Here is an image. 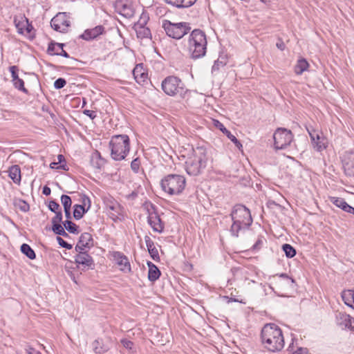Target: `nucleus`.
I'll return each instance as SVG.
<instances>
[{
  "label": "nucleus",
  "mask_w": 354,
  "mask_h": 354,
  "mask_svg": "<svg viewBox=\"0 0 354 354\" xmlns=\"http://www.w3.org/2000/svg\"><path fill=\"white\" fill-rule=\"evenodd\" d=\"M64 227L70 233L77 234L80 232L79 226L71 220H66L62 222Z\"/></svg>",
  "instance_id": "nucleus-38"
},
{
  "label": "nucleus",
  "mask_w": 354,
  "mask_h": 354,
  "mask_svg": "<svg viewBox=\"0 0 354 354\" xmlns=\"http://www.w3.org/2000/svg\"><path fill=\"white\" fill-rule=\"evenodd\" d=\"M291 354H308V351L306 348L299 347Z\"/></svg>",
  "instance_id": "nucleus-58"
},
{
  "label": "nucleus",
  "mask_w": 354,
  "mask_h": 354,
  "mask_svg": "<svg viewBox=\"0 0 354 354\" xmlns=\"http://www.w3.org/2000/svg\"><path fill=\"white\" fill-rule=\"evenodd\" d=\"M104 27L102 25L95 26L93 28L86 29L80 37L84 40L88 41L97 38L104 32Z\"/></svg>",
  "instance_id": "nucleus-17"
},
{
  "label": "nucleus",
  "mask_w": 354,
  "mask_h": 354,
  "mask_svg": "<svg viewBox=\"0 0 354 354\" xmlns=\"http://www.w3.org/2000/svg\"><path fill=\"white\" fill-rule=\"evenodd\" d=\"M61 203L64 207V209H71L72 201L71 198L69 196L65 194L62 195Z\"/></svg>",
  "instance_id": "nucleus-44"
},
{
  "label": "nucleus",
  "mask_w": 354,
  "mask_h": 354,
  "mask_svg": "<svg viewBox=\"0 0 354 354\" xmlns=\"http://www.w3.org/2000/svg\"><path fill=\"white\" fill-rule=\"evenodd\" d=\"M113 257L118 266H121L120 270L123 272H130L131 266L127 257L120 252H114Z\"/></svg>",
  "instance_id": "nucleus-18"
},
{
  "label": "nucleus",
  "mask_w": 354,
  "mask_h": 354,
  "mask_svg": "<svg viewBox=\"0 0 354 354\" xmlns=\"http://www.w3.org/2000/svg\"><path fill=\"white\" fill-rule=\"evenodd\" d=\"M140 166V160L139 158H136L133 159L131 162V169L136 174L138 173Z\"/></svg>",
  "instance_id": "nucleus-47"
},
{
  "label": "nucleus",
  "mask_w": 354,
  "mask_h": 354,
  "mask_svg": "<svg viewBox=\"0 0 354 354\" xmlns=\"http://www.w3.org/2000/svg\"><path fill=\"white\" fill-rule=\"evenodd\" d=\"M48 207L53 212H55L61 209L60 205L55 200H52L49 202Z\"/></svg>",
  "instance_id": "nucleus-52"
},
{
  "label": "nucleus",
  "mask_w": 354,
  "mask_h": 354,
  "mask_svg": "<svg viewBox=\"0 0 354 354\" xmlns=\"http://www.w3.org/2000/svg\"><path fill=\"white\" fill-rule=\"evenodd\" d=\"M8 176L13 180L16 184L19 185L21 180V169L19 165H12L8 171Z\"/></svg>",
  "instance_id": "nucleus-28"
},
{
  "label": "nucleus",
  "mask_w": 354,
  "mask_h": 354,
  "mask_svg": "<svg viewBox=\"0 0 354 354\" xmlns=\"http://www.w3.org/2000/svg\"><path fill=\"white\" fill-rule=\"evenodd\" d=\"M65 216L66 218V220H71V209H64Z\"/></svg>",
  "instance_id": "nucleus-64"
},
{
  "label": "nucleus",
  "mask_w": 354,
  "mask_h": 354,
  "mask_svg": "<svg viewBox=\"0 0 354 354\" xmlns=\"http://www.w3.org/2000/svg\"><path fill=\"white\" fill-rule=\"evenodd\" d=\"M193 158L203 163L206 167L207 160L206 149L203 147H196L195 149L193 148Z\"/></svg>",
  "instance_id": "nucleus-22"
},
{
  "label": "nucleus",
  "mask_w": 354,
  "mask_h": 354,
  "mask_svg": "<svg viewBox=\"0 0 354 354\" xmlns=\"http://www.w3.org/2000/svg\"><path fill=\"white\" fill-rule=\"evenodd\" d=\"M186 185L183 176L169 174L161 180L160 185L162 190L170 195H178L183 192Z\"/></svg>",
  "instance_id": "nucleus-6"
},
{
  "label": "nucleus",
  "mask_w": 354,
  "mask_h": 354,
  "mask_svg": "<svg viewBox=\"0 0 354 354\" xmlns=\"http://www.w3.org/2000/svg\"><path fill=\"white\" fill-rule=\"evenodd\" d=\"M104 203L106 208L112 212H114L117 214H121L122 211V207L121 205L113 198H106L104 200Z\"/></svg>",
  "instance_id": "nucleus-31"
},
{
  "label": "nucleus",
  "mask_w": 354,
  "mask_h": 354,
  "mask_svg": "<svg viewBox=\"0 0 354 354\" xmlns=\"http://www.w3.org/2000/svg\"><path fill=\"white\" fill-rule=\"evenodd\" d=\"M33 27L31 24H29V21H28V24H26L24 31L26 30L27 33H30Z\"/></svg>",
  "instance_id": "nucleus-63"
},
{
  "label": "nucleus",
  "mask_w": 354,
  "mask_h": 354,
  "mask_svg": "<svg viewBox=\"0 0 354 354\" xmlns=\"http://www.w3.org/2000/svg\"><path fill=\"white\" fill-rule=\"evenodd\" d=\"M227 63V60L226 57H218V59L214 62L212 67V72L214 73L218 71L220 68L224 67Z\"/></svg>",
  "instance_id": "nucleus-40"
},
{
  "label": "nucleus",
  "mask_w": 354,
  "mask_h": 354,
  "mask_svg": "<svg viewBox=\"0 0 354 354\" xmlns=\"http://www.w3.org/2000/svg\"><path fill=\"white\" fill-rule=\"evenodd\" d=\"M14 205L23 212H27L30 209L29 204L26 201L20 198L15 199Z\"/></svg>",
  "instance_id": "nucleus-39"
},
{
  "label": "nucleus",
  "mask_w": 354,
  "mask_h": 354,
  "mask_svg": "<svg viewBox=\"0 0 354 354\" xmlns=\"http://www.w3.org/2000/svg\"><path fill=\"white\" fill-rule=\"evenodd\" d=\"M279 278L282 279L284 281V283L289 286H292V284L295 283V280L290 277L287 274L282 273L279 274Z\"/></svg>",
  "instance_id": "nucleus-49"
},
{
  "label": "nucleus",
  "mask_w": 354,
  "mask_h": 354,
  "mask_svg": "<svg viewBox=\"0 0 354 354\" xmlns=\"http://www.w3.org/2000/svg\"><path fill=\"white\" fill-rule=\"evenodd\" d=\"M277 47L281 50H283L285 48V44L281 39L276 44Z\"/></svg>",
  "instance_id": "nucleus-61"
},
{
  "label": "nucleus",
  "mask_w": 354,
  "mask_h": 354,
  "mask_svg": "<svg viewBox=\"0 0 354 354\" xmlns=\"http://www.w3.org/2000/svg\"><path fill=\"white\" fill-rule=\"evenodd\" d=\"M307 131L310 137L311 142H315V139H318V140L319 139V135L320 134V133L318 131H317L313 128H307Z\"/></svg>",
  "instance_id": "nucleus-50"
},
{
  "label": "nucleus",
  "mask_w": 354,
  "mask_h": 354,
  "mask_svg": "<svg viewBox=\"0 0 354 354\" xmlns=\"http://www.w3.org/2000/svg\"><path fill=\"white\" fill-rule=\"evenodd\" d=\"M121 214H122V213H121V214H117V213H115V212H110V213H109V216H110V218H112L114 221H117V219L118 218V216H119V215H121Z\"/></svg>",
  "instance_id": "nucleus-62"
},
{
  "label": "nucleus",
  "mask_w": 354,
  "mask_h": 354,
  "mask_svg": "<svg viewBox=\"0 0 354 354\" xmlns=\"http://www.w3.org/2000/svg\"><path fill=\"white\" fill-rule=\"evenodd\" d=\"M75 262L78 266H82L86 269H93L95 266L93 259L87 251L77 252V254L75 256Z\"/></svg>",
  "instance_id": "nucleus-12"
},
{
  "label": "nucleus",
  "mask_w": 354,
  "mask_h": 354,
  "mask_svg": "<svg viewBox=\"0 0 354 354\" xmlns=\"http://www.w3.org/2000/svg\"><path fill=\"white\" fill-rule=\"evenodd\" d=\"M111 157L115 161L124 160L130 151V139L126 134L114 135L109 141Z\"/></svg>",
  "instance_id": "nucleus-4"
},
{
  "label": "nucleus",
  "mask_w": 354,
  "mask_h": 354,
  "mask_svg": "<svg viewBox=\"0 0 354 354\" xmlns=\"http://www.w3.org/2000/svg\"><path fill=\"white\" fill-rule=\"evenodd\" d=\"M56 239L59 245L62 248H64L68 250H71L73 248V245L66 242V241H64L62 237L57 236Z\"/></svg>",
  "instance_id": "nucleus-53"
},
{
  "label": "nucleus",
  "mask_w": 354,
  "mask_h": 354,
  "mask_svg": "<svg viewBox=\"0 0 354 354\" xmlns=\"http://www.w3.org/2000/svg\"><path fill=\"white\" fill-rule=\"evenodd\" d=\"M51 189L47 185L43 187L42 194L45 196H49L50 194Z\"/></svg>",
  "instance_id": "nucleus-60"
},
{
  "label": "nucleus",
  "mask_w": 354,
  "mask_h": 354,
  "mask_svg": "<svg viewBox=\"0 0 354 354\" xmlns=\"http://www.w3.org/2000/svg\"><path fill=\"white\" fill-rule=\"evenodd\" d=\"M261 341L268 351L276 353L284 347V337L281 329L275 324H266L261 331Z\"/></svg>",
  "instance_id": "nucleus-1"
},
{
  "label": "nucleus",
  "mask_w": 354,
  "mask_h": 354,
  "mask_svg": "<svg viewBox=\"0 0 354 354\" xmlns=\"http://www.w3.org/2000/svg\"><path fill=\"white\" fill-rule=\"evenodd\" d=\"M214 126L218 128L221 131H222L234 145L235 146L239 149H241L243 147L242 144L241 142L234 136L231 133L230 131H228L225 126L219 122L218 120H214Z\"/></svg>",
  "instance_id": "nucleus-20"
},
{
  "label": "nucleus",
  "mask_w": 354,
  "mask_h": 354,
  "mask_svg": "<svg viewBox=\"0 0 354 354\" xmlns=\"http://www.w3.org/2000/svg\"><path fill=\"white\" fill-rule=\"evenodd\" d=\"M342 162L345 174L354 176V152H346Z\"/></svg>",
  "instance_id": "nucleus-15"
},
{
  "label": "nucleus",
  "mask_w": 354,
  "mask_h": 354,
  "mask_svg": "<svg viewBox=\"0 0 354 354\" xmlns=\"http://www.w3.org/2000/svg\"><path fill=\"white\" fill-rule=\"evenodd\" d=\"M64 46V44L51 41L48 44L47 52L50 55L62 56L66 58H69L70 55L63 49Z\"/></svg>",
  "instance_id": "nucleus-16"
},
{
  "label": "nucleus",
  "mask_w": 354,
  "mask_h": 354,
  "mask_svg": "<svg viewBox=\"0 0 354 354\" xmlns=\"http://www.w3.org/2000/svg\"><path fill=\"white\" fill-rule=\"evenodd\" d=\"M93 350L96 354H103L109 351V347L101 339H97L92 343Z\"/></svg>",
  "instance_id": "nucleus-30"
},
{
  "label": "nucleus",
  "mask_w": 354,
  "mask_h": 354,
  "mask_svg": "<svg viewBox=\"0 0 354 354\" xmlns=\"http://www.w3.org/2000/svg\"><path fill=\"white\" fill-rule=\"evenodd\" d=\"M319 140L315 139V142H312L314 148L317 151H322V150L325 149L327 147V141L326 139L321 135V133L319 135Z\"/></svg>",
  "instance_id": "nucleus-36"
},
{
  "label": "nucleus",
  "mask_w": 354,
  "mask_h": 354,
  "mask_svg": "<svg viewBox=\"0 0 354 354\" xmlns=\"http://www.w3.org/2000/svg\"><path fill=\"white\" fill-rule=\"evenodd\" d=\"M20 250L22 254L26 255L28 259L33 260L36 258V254L33 249L27 243H23L21 245Z\"/></svg>",
  "instance_id": "nucleus-35"
},
{
  "label": "nucleus",
  "mask_w": 354,
  "mask_h": 354,
  "mask_svg": "<svg viewBox=\"0 0 354 354\" xmlns=\"http://www.w3.org/2000/svg\"><path fill=\"white\" fill-rule=\"evenodd\" d=\"M106 163V160L101 156L98 151H94L91 155V164L97 170H100Z\"/></svg>",
  "instance_id": "nucleus-23"
},
{
  "label": "nucleus",
  "mask_w": 354,
  "mask_h": 354,
  "mask_svg": "<svg viewBox=\"0 0 354 354\" xmlns=\"http://www.w3.org/2000/svg\"><path fill=\"white\" fill-rule=\"evenodd\" d=\"M121 343L125 348L129 349V350H131L133 345V343L131 341L126 339H122Z\"/></svg>",
  "instance_id": "nucleus-54"
},
{
  "label": "nucleus",
  "mask_w": 354,
  "mask_h": 354,
  "mask_svg": "<svg viewBox=\"0 0 354 354\" xmlns=\"http://www.w3.org/2000/svg\"><path fill=\"white\" fill-rule=\"evenodd\" d=\"M338 325L354 330V326H352V317L345 313H338L336 315Z\"/></svg>",
  "instance_id": "nucleus-21"
},
{
  "label": "nucleus",
  "mask_w": 354,
  "mask_h": 354,
  "mask_svg": "<svg viewBox=\"0 0 354 354\" xmlns=\"http://www.w3.org/2000/svg\"><path fill=\"white\" fill-rule=\"evenodd\" d=\"M12 83L15 88L26 94L28 93V90L24 86V82L22 79L19 78Z\"/></svg>",
  "instance_id": "nucleus-43"
},
{
  "label": "nucleus",
  "mask_w": 354,
  "mask_h": 354,
  "mask_svg": "<svg viewBox=\"0 0 354 354\" xmlns=\"http://www.w3.org/2000/svg\"><path fill=\"white\" fill-rule=\"evenodd\" d=\"M136 32L138 38L143 39L151 37V30L146 26L133 27Z\"/></svg>",
  "instance_id": "nucleus-33"
},
{
  "label": "nucleus",
  "mask_w": 354,
  "mask_h": 354,
  "mask_svg": "<svg viewBox=\"0 0 354 354\" xmlns=\"http://www.w3.org/2000/svg\"><path fill=\"white\" fill-rule=\"evenodd\" d=\"M145 241L146 245H147L148 252H149L151 257L154 261L160 260V257H159L158 251L156 249V248L155 247L153 241L147 235H146L145 236Z\"/></svg>",
  "instance_id": "nucleus-24"
},
{
  "label": "nucleus",
  "mask_w": 354,
  "mask_h": 354,
  "mask_svg": "<svg viewBox=\"0 0 354 354\" xmlns=\"http://www.w3.org/2000/svg\"><path fill=\"white\" fill-rule=\"evenodd\" d=\"M51 223H52V227H55L56 226L62 225L60 223H62V220L55 216L52 218Z\"/></svg>",
  "instance_id": "nucleus-56"
},
{
  "label": "nucleus",
  "mask_w": 354,
  "mask_h": 354,
  "mask_svg": "<svg viewBox=\"0 0 354 354\" xmlns=\"http://www.w3.org/2000/svg\"><path fill=\"white\" fill-rule=\"evenodd\" d=\"M161 88L169 96H180L185 98L189 92L181 79L175 75L166 77L161 83Z\"/></svg>",
  "instance_id": "nucleus-5"
},
{
  "label": "nucleus",
  "mask_w": 354,
  "mask_h": 354,
  "mask_svg": "<svg viewBox=\"0 0 354 354\" xmlns=\"http://www.w3.org/2000/svg\"><path fill=\"white\" fill-rule=\"evenodd\" d=\"M162 28L166 35L174 39H180L191 30L187 22L172 23L169 20H162Z\"/></svg>",
  "instance_id": "nucleus-7"
},
{
  "label": "nucleus",
  "mask_w": 354,
  "mask_h": 354,
  "mask_svg": "<svg viewBox=\"0 0 354 354\" xmlns=\"http://www.w3.org/2000/svg\"><path fill=\"white\" fill-rule=\"evenodd\" d=\"M341 297L344 303L348 307L354 309V290H344L341 292Z\"/></svg>",
  "instance_id": "nucleus-27"
},
{
  "label": "nucleus",
  "mask_w": 354,
  "mask_h": 354,
  "mask_svg": "<svg viewBox=\"0 0 354 354\" xmlns=\"http://www.w3.org/2000/svg\"><path fill=\"white\" fill-rule=\"evenodd\" d=\"M151 207L153 211L151 212L150 209H148L147 222L154 232L162 233L164 230L165 225L156 212V207L153 204L151 205Z\"/></svg>",
  "instance_id": "nucleus-10"
},
{
  "label": "nucleus",
  "mask_w": 354,
  "mask_h": 354,
  "mask_svg": "<svg viewBox=\"0 0 354 354\" xmlns=\"http://www.w3.org/2000/svg\"><path fill=\"white\" fill-rule=\"evenodd\" d=\"M14 22L18 30V32L19 34H24L26 24H28V19L25 16H21L19 19L15 17Z\"/></svg>",
  "instance_id": "nucleus-37"
},
{
  "label": "nucleus",
  "mask_w": 354,
  "mask_h": 354,
  "mask_svg": "<svg viewBox=\"0 0 354 354\" xmlns=\"http://www.w3.org/2000/svg\"><path fill=\"white\" fill-rule=\"evenodd\" d=\"M265 242H266L265 237L263 236H259L256 243L251 248V250L252 251L259 250Z\"/></svg>",
  "instance_id": "nucleus-42"
},
{
  "label": "nucleus",
  "mask_w": 354,
  "mask_h": 354,
  "mask_svg": "<svg viewBox=\"0 0 354 354\" xmlns=\"http://www.w3.org/2000/svg\"><path fill=\"white\" fill-rule=\"evenodd\" d=\"M207 38L205 32L194 29L189 36L187 48L190 57L196 59L204 57L207 52Z\"/></svg>",
  "instance_id": "nucleus-3"
},
{
  "label": "nucleus",
  "mask_w": 354,
  "mask_h": 354,
  "mask_svg": "<svg viewBox=\"0 0 354 354\" xmlns=\"http://www.w3.org/2000/svg\"><path fill=\"white\" fill-rule=\"evenodd\" d=\"M147 264L149 268L148 279L151 282H154L159 279L161 272L159 268L152 262L147 261Z\"/></svg>",
  "instance_id": "nucleus-26"
},
{
  "label": "nucleus",
  "mask_w": 354,
  "mask_h": 354,
  "mask_svg": "<svg viewBox=\"0 0 354 354\" xmlns=\"http://www.w3.org/2000/svg\"><path fill=\"white\" fill-rule=\"evenodd\" d=\"M53 232L59 236H62L64 237H68V233L66 232L64 227L62 225L56 226L55 227H52Z\"/></svg>",
  "instance_id": "nucleus-45"
},
{
  "label": "nucleus",
  "mask_w": 354,
  "mask_h": 354,
  "mask_svg": "<svg viewBox=\"0 0 354 354\" xmlns=\"http://www.w3.org/2000/svg\"><path fill=\"white\" fill-rule=\"evenodd\" d=\"M26 354H41L39 351H37L34 348L30 346H28L26 348Z\"/></svg>",
  "instance_id": "nucleus-57"
},
{
  "label": "nucleus",
  "mask_w": 354,
  "mask_h": 354,
  "mask_svg": "<svg viewBox=\"0 0 354 354\" xmlns=\"http://www.w3.org/2000/svg\"><path fill=\"white\" fill-rule=\"evenodd\" d=\"M81 205L76 204L73 206V217L75 220L81 219L91 208V200L86 194L81 195Z\"/></svg>",
  "instance_id": "nucleus-11"
},
{
  "label": "nucleus",
  "mask_w": 354,
  "mask_h": 354,
  "mask_svg": "<svg viewBox=\"0 0 354 354\" xmlns=\"http://www.w3.org/2000/svg\"><path fill=\"white\" fill-rule=\"evenodd\" d=\"M138 194L137 191H133L131 193L127 196V198L129 200L133 201L138 197Z\"/></svg>",
  "instance_id": "nucleus-59"
},
{
  "label": "nucleus",
  "mask_w": 354,
  "mask_h": 354,
  "mask_svg": "<svg viewBox=\"0 0 354 354\" xmlns=\"http://www.w3.org/2000/svg\"><path fill=\"white\" fill-rule=\"evenodd\" d=\"M205 167V166L203 163H201L193 158H189L185 162V170L187 174L190 176L198 175L201 169Z\"/></svg>",
  "instance_id": "nucleus-14"
},
{
  "label": "nucleus",
  "mask_w": 354,
  "mask_h": 354,
  "mask_svg": "<svg viewBox=\"0 0 354 354\" xmlns=\"http://www.w3.org/2000/svg\"><path fill=\"white\" fill-rule=\"evenodd\" d=\"M66 81L64 78L59 77L54 82V87L56 89H61L65 86Z\"/></svg>",
  "instance_id": "nucleus-51"
},
{
  "label": "nucleus",
  "mask_w": 354,
  "mask_h": 354,
  "mask_svg": "<svg viewBox=\"0 0 354 354\" xmlns=\"http://www.w3.org/2000/svg\"><path fill=\"white\" fill-rule=\"evenodd\" d=\"M70 25L69 17L66 12H59L50 21L51 27L59 32H66Z\"/></svg>",
  "instance_id": "nucleus-9"
},
{
  "label": "nucleus",
  "mask_w": 354,
  "mask_h": 354,
  "mask_svg": "<svg viewBox=\"0 0 354 354\" xmlns=\"http://www.w3.org/2000/svg\"><path fill=\"white\" fill-rule=\"evenodd\" d=\"M282 250L288 258H292L296 255V250L288 243H284L282 245Z\"/></svg>",
  "instance_id": "nucleus-41"
},
{
  "label": "nucleus",
  "mask_w": 354,
  "mask_h": 354,
  "mask_svg": "<svg viewBox=\"0 0 354 354\" xmlns=\"http://www.w3.org/2000/svg\"><path fill=\"white\" fill-rule=\"evenodd\" d=\"M274 146L277 150L284 149L293 140V134L286 128H278L273 134Z\"/></svg>",
  "instance_id": "nucleus-8"
},
{
  "label": "nucleus",
  "mask_w": 354,
  "mask_h": 354,
  "mask_svg": "<svg viewBox=\"0 0 354 354\" xmlns=\"http://www.w3.org/2000/svg\"><path fill=\"white\" fill-rule=\"evenodd\" d=\"M83 113L88 117H89L91 120L95 119L97 117L96 112L94 111L88 110V109H84L83 111Z\"/></svg>",
  "instance_id": "nucleus-55"
},
{
  "label": "nucleus",
  "mask_w": 354,
  "mask_h": 354,
  "mask_svg": "<svg viewBox=\"0 0 354 354\" xmlns=\"http://www.w3.org/2000/svg\"><path fill=\"white\" fill-rule=\"evenodd\" d=\"M230 216L232 220L230 232L236 237L239 236L240 231L248 229L253 222L250 209L241 204L233 207Z\"/></svg>",
  "instance_id": "nucleus-2"
},
{
  "label": "nucleus",
  "mask_w": 354,
  "mask_h": 354,
  "mask_svg": "<svg viewBox=\"0 0 354 354\" xmlns=\"http://www.w3.org/2000/svg\"><path fill=\"white\" fill-rule=\"evenodd\" d=\"M9 71L11 73L12 82H15L19 79L18 75L19 68L17 66H11L9 67Z\"/></svg>",
  "instance_id": "nucleus-48"
},
{
  "label": "nucleus",
  "mask_w": 354,
  "mask_h": 354,
  "mask_svg": "<svg viewBox=\"0 0 354 354\" xmlns=\"http://www.w3.org/2000/svg\"><path fill=\"white\" fill-rule=\"evenodd\" d=\"M149 17L147 14L142 13L137 23L134 24L133 27L138 26H146V24L149 20Z\"/></svg>",
  "instance_id": "nucleus-46"
},
{
  "label": "nucleus",
  "mask_w": 354,
  "mask_h": 354,
  "mask_svg": "<svg viewBox=\"0 0 354 354\" xmlns=\"http://www.w3.org/2000/svg\"><path fill=\"white\" fill-rule=\"evenodd\" d=\"M197 0H165V1L179 9L187 8L192 6Z\"/></svg>",
  "instance_id": "nucleus-25"
},
{
  "label": "nucleus",
  "mask_w": 354,
  "mask_h": 354,
  "mask_svg": "<svg viewBox=\"0 0 354 354\" xmlns=\"http://www.w3.org/2000/svg\"><path fill=\"white\" fill-rule=\"evenodd\" d=\"M135 80L139 84H143L148 78V73L145 71L142 64H138L133 70Z\"/></svg>",
  "instance_id": "nucleus-19"
},
{
  "label": "nucleus",
  "mask_w": 354,
  "mask_h": 354,
  "mask_svg": "<svg viewBox=\"0 0 354 354\" xmlns=\"http://www.w3.org/2000/svg\"><path fill=\"white\" fill-rule=\"evenodd\" d=\"M116 4L123 15L130 17L133 15L131 3L128 0H118Z\"/></svg>",
  "instance_id": "nucleus-29"
},
{
  "label": "nucleus",
  "mask_w": 354,
  "mask_h": 354,
  "mask_svg": "<svg viewBox=\"0 0 354 354\" xmlns=\"http://www.w3.org/2000/svg\"><path fill=\"white\" fill-rule=\"evenodd\" d=\"M93 246V239L92 235L88 232L82 233L77 245L75 247L76 252L86 251V249H91Z\"/></svg>",
  "instance_id": "nucleus-13"
},
{
  "label": "nucleus",
  "mask_w": 354,
  "mask_h": 354,
  "mask_svg": "<svg viewBox=\"0 0 354 354\" xmlns=\"http://www.w3.org/2000/svg\"><path fill=\"white\" fill-rule=\"evenodd\" d=\"M308 66L309 64L305 59H299L295 66V73L297 75H301L308 69Z\"/></svg>",
  "instance_id": "nucleus-34"
},
{
  "label": "nucleus",
  "mask_w": 354,
  "mask_h": 354,
  "mask_svg": "<svg viewBox=\"0 0 354 354\" xmlns=\"http://www.w3.org/2000/svg\"><path fill=\"white\" fill-rule=\"evenodd\" d=\"M330 201L335 206H337V207L340 208L341 209L346 212H348V209L351 207V205H348L343 198L330 197Z\"/></svg>",
  "instance_id": "nucleus-32"
}]
</instances>
